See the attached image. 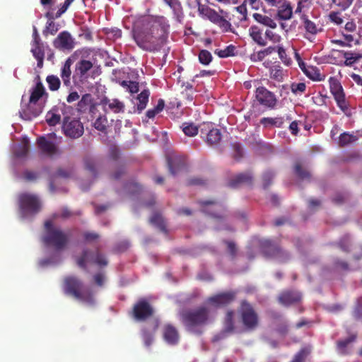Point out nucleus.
<instances>
[{"label": "nucleus", "mask_w": 362, "mask_h": 362, "mask_svg": "<svg viewBox=\"0 0 362 362\" xmlns=\"http://www.w3.org/2000/svg\"><path fill=\"white\" fill-rule=\"evenodd\" d=\"M169 27L163 17L156 20L144 19L141 26L137 25L134 30V39L143 50L158 52L168 42Z\"/></svg>", "instance_id": "f257e3e1"}, {"label": "nucleus", "mask_w": 362, "mask_h": 362, "mask_svg": "<svg viewBox=\"0 0 362 362\" xmlns=\"http://www.w3.org/2000/svg\"><path fill=\"white\" fill-rule=\"evenodd\" d=\"M180 320L187 331L201 334L203 327L211 321L210 309L203 305L183 310L180 313Z\"/></svg>", "instance_id": "f03ea898"}, {"label": "nucleus", "mask_w": 362, "mask_h": 362, "mask_svg": "<svg viewBox=\"0 0 362 362\" xmlns=\"http://www.w3.org/2000/svg\"><path fill=\"white\" fill-rule=\"evenodd\" d=\"M64 291L66 294L71 296L83 303L88 305L94 304L95 300L92 291L85 289L82 281L74 276H68L64 278Z\"/></svg>", "instance_id": "7ed1b4c3"}, {"label": "nucleus", "mask_w": 362, "mask_h": 362, "mask_svg": "<svg viewBox=\"0 0 362 362\" xmlns=\"http://www.w3.org/2000/svg\"><path fill=\"white\" fill-rule=\"evenodd\" d=\"M45 233L42 242L47 246H52L56 250L64 249L69 243V236L59 228L54 226L52 221L45 222Z\"/></svg>", "instance_id": "20e7f679"}, {"label": "nucleus", "mask_w": 362, "mask_h": 362, "mask_svg": "<svg viewBox=\"0 0 362 362\" xmlns=\"http://www.w3.org/2000/svg\"><path fill=\"white\" fill-rule=\"evenodd\" d=\"M329 86L330 93L337 103V107L346 115H350V103L346 97L344 88L340 81L335 77L331 76L329 78Z\"/></svg>", "instance_id": "39448f33"}, {"label": "nucleus", "mask_w": 362, "mask_h": 362, "mask_svg": "<svg viewBox=\"0 0 362 362\" xmlns=\"http://www.w3.org/2000/svg\"><path fill=\"white\" fill-rule=\"evenodd\" d=\"M18 204L21 214L24 216H33L38 214L42 204L35 194L24 192L18 196Z\"/></svg>", "instance_id": "423d86ee"}, {"label": "nucleus", "mask_w": 362, "mask_h": 362, "mask_svg": "<svg viewBox=\"0 0 362 362\" xmlns=\"http://www.w3.org/2000/svg\"><path fill=\"white\" fill-rule=\"evenodd\" d=\"M240 315L243 327L247 331H253L259 325V316L253 306L247 300L241 301Z\"/></svg>", "instance_id": "0eeeda50"}, {"label": "nucleus", "mask_w": 362, "mask_h": 362, "mask_svg": "<svg viewBox=\"0 0 362 362\" xmlns=\"http://www.w3.org/2000/svg\"><path fill=\"white\" fill-rule=\"evenodd\" d=\"M259 244L262 253L267 257L276 259L280 262H285L290 258V254L273 240H262Z\"/></svg>", "instance_id": "6e6552de"}, {"label": "nucleus", "mask_w": 362, "mask_h": 362, "mask_svg": "<svg viewBox=\"0 0 362 362\" xmlns=\"http://www.w3.org/2000/svg\"><path fill=\"white\" fill-rule=\"evenodd\" d=\"M74 112V108L65 103L59 104L54 106L47 112L45 119L49 126H55L64 121L65 117L71 115Z\"/></svg>", "instance_id": "1a4fd4ad"}, {"label": "nucleus", "mask_w": 362, "mask_h": 362, "mask_svg": "<svg viewBox=\"0 0 362 362\" xmlns=\"http://www.w3.org/2000/svg\"><path fill=\"white\" fill-rule=\"evenodd\" d=\"M62 129L64 135L71 139L79 138L84 132L83 125L79 119L74 117V112L71 115L65 117Z\"/></svg>", "instance_id": "9d476101"}, {"label": "nucleus", "mask_w": 362, "mask_h": 362, "mask_svg": "<svg viewBox=\"0 0 362 362\" xmlns=\"http://www.w3.org/2000/svg\"><path fill=\"white\" fill-rule=\"evenodd\" d=\"M88 262L95 263L100 267L107 266L108 264L105 257L99 252L98 249H97L95 255L92 251L85 249L83 250L81 257L76 259L78 266L84 270L87 269L86 264Z\"/></svg>", "instance_id": "9b49d317"}, {"label": "nucleus", "mask_w": 362, "mask_h": 362, "mask_svg": "<svg viewBox=\"0 0 362 362\" xmlns=\"http://www.w3.org/2000/svg\"><path fill=\"white\" fill-rule=\"evenodd\" d=\"M154 313L152 305L145 299L137 301L132 309L133 317L137 321H145Z\"/></svg>", "instance_id": "f8f14e48"}, {"label": "nucleus", "mask_w": 362, "mask_h": 362, "mask_svg": "<svg viewBox=\"0 0 362 362\" xmlns=\"http://www.w3.org/2000/svg\"><path fill=\"white\" fill-rule=\"evenodd\" d=\"M255 98L258 103L264 107L274 109L276 106L277 98L275 94L264 86L256 88Z\"/></svg>", "instance_id": "ddd939ff"}, {"label": "nucleus", "mask_w": 362, "mask_h": 362, "mask_svg": "<svg viewBox=\"0 0 362 362\" xmlns=\"http://www.w3.org/2000/svg\"><path fill=\"white\" fill-rule=\"evenodd\" d=\"M201 137L204 139L209 146L217 145L221 140L220 129L213 128L211 124L204 123L200 127Z\"/></svg>", "instance_id": "4468645a"}, {"label": "nucleus", "mask_w": 362, "mask_h": 362, "mask_svg": "<svg viewBox=\"0 0 362 362\" xmlns=\"http://www.w3.org/2000/svg\"><path fill=\"white\" fill-rule=\"evenodd\" d=\"M167 163L170 173L175 176L186 170V157L180 154H171L167 156Z\"/></svg>", "instance_id": "2eb2a0df"}, {"label": "nucleus", "mask_w": 362, "mask_h": 362, "mask_svg": "<svg viewBox=\"0 0 362 362\" xmlns=\"http://www.w3.org/2000/svg\"><path fill=\"white\" fill-rule=\"evenodd\" d=\"M237 293L234 291H228L219 293L207 299V302L215 307L225 306L235 300Z\"/></svg>", "instance_id": "dca6fc26"}, {"label": "nucleus", "mask_w": 362, "mask_h": 362, "mask_svg": "<svg viewBox=\"0 0 362 362\" xmlns=\"http://www.w3.org/2000/svg\"><path fill=\"white\" fill-rule=\"evenodd\" d=\"M53 45L60 50H71L74 47V40L69 32L63 31L53 41Z\"/></svg>", "instance_id": "f3484780"}, {"label": "nucleus", "mask_w": 362, "mask_h": 362, "mask_svg": "<svg viewBox=\"0 0 362 362\" xmlns=\"http://www.w3.org/2000/svg\"><path fill=\"white\" fill-rule=\"evenodd\" d=\"M100 104L105 112L110 110L115 114H118L123 113L125 110L124 103L117 98L110 99L107 97H104L100 100Z\"/></svg>", "instance_id": "a211bd4d"}, {"label": "nucleus", "mask_w": 362, "mask_h": 362, "mask_svg": "<svg viewBox=\"0 0 362 362\" xmlns=\"http://www.w3.org/2000/svg\"><path fill=\"white\" fill-rule=\"evenodd\" d=\"M37 144L41 153L49 157H52L59 153L57 146L52 142L47 139L45 136H40L37 140Z\"/></svg>", "instance_id": "6ab92c4d"}, {"label": "nucleus", "mask_w": 362, "mask_h": 362, "mask_svg": "<svg viewBox=\"0 0 362 362\" xmlns=\"http://www.w3.org/2000/svg\"><path fill=\"white\" fill-rule=\"evenodd\" d=\"M301 294L296 291H284L278 296V301L284 306H289L301 300Z\"/></svg>", "instance_id": "aec40b11"}, {"label": "nucleus", "mask_w": 362, "mask_h": 362, "mask_svg": "<svg viewBox=\"0 0 362 362\" xmlns=\"http://www.w3.org/2000/svg\"><path fill=\"white\" fill-rule=\"evenodd\" d=\"M253 183V176L251 173L246 172L236 175L228 182V186L232 188H238L241 185H252Z\"/></svg>", "instance_id": "412c9836"}, {"label": "nucleus", "mask_w": 362, "mask_h": 362, "mask_svg": "<svg viewBox=\"0 0 362 362\" xmlns=\"http://www.w3.org/2000/svg\"><path fill=\"white\" fill-rule=\"evenodd\" d=\"M38 81L36 83L35 87L30 90V96L29 98V104H36L44 96L47 98L48 94L47 93L45 88L40 81L39 76H37Z\"/></svg>", "instance_id": "4be33fe9"}, {"label": "nucleus", "mask_w": 362, "mask_h": 362, "mask_svg": "<svg viewBox=\"0 0 362 362\" xmlns=\"http://www.w3.org/2000/svg\"><path fill=\"white\" fill-rule=\"evenodd\" d=\"M163 335L165 341L171 345L177 344L180 339L177 329L172 325H166L164 327Z\"/></svg>", "instance_id": "5701e85b"}, {"label": "nucleus", "mask_w": 362, "mask_h": 362, "mask_svg": "<svg viewBox=\"0 0 362 362\" xmlns=\"http://www.w3.org/2000/svg\"><path fill=\"white\" fill-rule=\"evenodd\" d=\"M249 35L252 40L258 45L264 47L267 41L264 36L263 30L257 25H252L248 30Z\"/></svg>", "instance_id": "b1692460"}, {"label": "nucleus", "mask_w": 362, "mask_h": 362, "mask_svg": "<svg viewBox=\"0 0 362 362\" xmlns=\"http://www.w3.org/2000/svg\"><path fill=\"white\" fill-rule=\"evenodd\" d=\"M300 67L305 76L313 81H322L325 78V76L321 74L319 69L315 66L305 67V64L302 63V64H300Z\"/></svg>", "instance_id": "393cba45"}, {"label": "nucleus", "mask_w": 362, "mask_h": 362, "mask_svg": "<svg viewBox=\"0 0 362 362\" xmlns=\"http://www.w3.org/2000/svg\"><path fill=\"white\" fill-rule=\"evenodd\" d=\"M300 19L302 20L307 35L315 36L322 31V28L315 22L310 20L308 16L303 14L301 16Z\"/></svg>", "instance_id": "a878e982"}, {"label": "nucleus", "mask_w": 362, "mask_h": 362, "mask_svg": "<svg viewBox=\"0 0 362 362\" xmlns=\"http://www.w3.org/2000/svg\"><path fill=\"white\" fill-rule=\"evenodd\" d=\"M29 149V139L27 137H23L21 144L15 146L13 154L18 158H24L28 156Z\"/></svg>", "instance_id": "bb28decb"}, {"label": "nucleus", "mask_w": 362, "mask_h": 362, "mask_svg": "<svg viewBox=\"0 0 362 362\" xmlns=\"http://www.w3.org/2000/svg\"><path fill=\"white\" fill-rule=\"evenodd\" d=\"M72 64V61L71 59H67L66 62H64V65L62 67L61 69V74L60 76L62 79L63 83L64 86L67 87H70L71 86V66Z\"/></svg>", "instance_id": "cd10ccee"}, {"label": "nucleus", "mask_w": 362, "mask_h": 362, "mask_svg": "<svg viewBox=\"0 0 362 362\" xmlns=\"http://www.w3.org/2000/svg\"><path fill=\"white\" fill-rule=\"evenodd\" d=\"M93 107V97L89 93L83 95L77 104V110L80 112H86Z\"/></svg>", "instance_id": "c85d7f7f"}, {"label": "nucleus", "mask_w": 362, "mask_h": 362, "mask_svg": "<svg viewBox=\"0 0 362 362\" xmlns=\"http://www.w3.org/2000/svg\"><path fill=\"white\" fill-rule=\"evenodd\" d=\"M150 96V90L144 89L136 97L138 103L136 104V110L138 113H141L147 106Z\"/></svg>", "instance_id": "c756f323"}, {"label": "nucleus", "mask_w": 362, "mask_h": 362, "mask_svg": "<svg viewBox=\"0 0 362 362\" xmlns=\"http://www.w3.org/2000/svg\"><path fill=\"white\" fill-rule=\"evenodd\" d=\"M158 326H159V321L158 320H156L153 332H149L146 329H142L141 336H142V339H143L144 344L146 347L148 348L153 344V334L156 332V331L157 330Z\"/></svg>", "instance_id": "7c9ffc66"}, {"label": "nucleus", "mask_w": 362, "mask_h": 362, "mask_svg": "<svg viewBox=\"0 0 362 362\" xmlns=\"http://www.w3.org/2000/svg\"><path fill=\"white\" fill-rule=\"evenodd\" d=\"M31 52L37 62V67L40 69L42 68L44 64L45 52L42 45H32Z\"/></svg>", "instance_id": "2f4dec72"}, {"label": "nucleus", "mask_w": 362, "mask_h": 362, "mask_svg": "<svg viewBox=\"0 0 362 362\" xmlns=\"http://www.w3.org/2000/svg\"><path fill=\"white\" fill-rule=\"evenodd\" d=\"M254 19L259 23L269 27L270 28H276V22L270 17L258 13H255L252 15Z\"/></svg>", "instance_id": "473e14b6"}, {"label": "nucleus", "mask_w": 362, "mask_h": 362, "mask_svg": "<svg viewBox=\"0 0 362 362\" xmlns=\"http://www.w3.org/2000/svg\"><path fill=\"white\" fill-rule=\"evenodd\" d=\"M150 223L159 228L161 232L164 233H168L165 221L160 214H153L150 218Z\"/></svg>", "instance_id": "72a5a7b5"}, {"label": "nucleus", "mask_w": 362, "mask_h": 362, "mask_svg": "<svg viewBox=\"0 0 362 362\" xmlns=\"http://www.w3.org/2000/svg\"><path fill=\"white\" fill-rule=\"evenodd\" d=\"M358 140V136L354 134L349 132H344L340 134L338 139V145L340 147L346 146L349 144H353Z\"/></svg>", "instance_id": "f704fd0d"}, {"label": "nucleus", "mask_w": 362, "mask_h": 362, "mask_svg": "<svg viewBox=\"0 0 362 362\" xmlns=\"http://www.w3.org/2000/svg\"><path fill=\"white\" fill-rule=\"evenodd\" d=\"M270 78L278 82H282L284 79V71L280 64H274L269 69Z\"/></svg>", "instance_id": "c9c22d12"}, {"label": "nucleus", "mask_w": 362, "mask_h": 362, "mask_svg": "<svg viewBox=\"0 0 362 362\" xmlns=\"http://www.w3.org/2000/svg\"><path fill=\"white\" fill-rule=\"evenodd\" d=\"M93 67V64L88 60H81L76 64V73L79 74L80 77H84L88 71Z\"/></svg>", "instance_id": "e433bc0d"}, {"label": "nucleus", "mask_w": 362, "mask_h": 362, "mask_svg": "<svg viewBox=\"0 0 362 362\" xmlns=\"http://www.w3.org/2000/svg\"><path fill=\"white\" fill-rule=\"evenodd\" d=\"M72 174V172L69 170H66L62 168H59L57 170L56 173L52 176L50 182H49V190L52 192H54L55 191V186H54V178L57 177H60L63 178H68L71 177Z\"/></svg>", "instance_id": "4c0bfd02"}, {"label": "nucleus", "mask_w": 362, "mask_h": 362, "mask_svg": "<svg viewBox=\"0 0 362 362\" xmlns=\"http://www.w3.org/2000/svg\"><path fill=\"white\" fill-rule=\"evenodd\" d=\"M260 123L266 128L272 126L281 127L284 121L282 117H263L260 119Z\"/></svg>", "instance_id": "58836bf2"}, {"label": "nucleus", "mask_w": 362, "mask_h": 362, "mask_svg": "<svg viewBox=\"0 0 362 362\" xmlns=\"http://www.w3.org/2000/svg\"><path fill=\"white\" fill-rule=\"evenodd\" d=\"M293 15V8L290 4L284 3L278 11V16L280 19L288 20Z\"/></svg>", "instance_id": "ea45409f"}, {"label": "nucleus", "mask_w": 362, "mask_h": 362, "mask_svg": "<svg viewBox=\"0 0 362 362\" xmlns=\"http://www.w3.org/2000/svg\"><path fill=\"white\" fill-rule=\"evenodd\" d=\"M235 312L233 310H228L224 318V328L228 332H232L235 329L234 326Z\"/></svg>", "instance_id": "a19ab883"}, {"label": "nucleus", "mask_w": 362, "mask_h": 362, "mask_svg": "<svg viewBox=\"0 0 362 362\" xmlns=\"http://www.w3.org/2000/svg\"><path fill=\"white\" fill-rule=\"evenodd\" d=\"M311 352L310 346H305L295 354L293 359L290 362H305L306 358Z\"/></svg>", "instance_id": "79ce46f5"}, {"label": "nucleus", "mask_w": 362, "mask_h": 362, "mask_svg": "<svg viewBox=\"0 0 362 362\" xmlns=\"http://www.w3.org/2000/svg\"><path fill=\"white\" fill-rule=\"evenodd\" d=\"M356 339V334H353L344 340L339 341L337 342V349H338V351L340 352V354H347L348 352L346 349L347 346L349 344H351V342L354 341Z\"/></svg>", "instance_id": "37998d69"}, {"label": "nucleus", "mask_w": 362, "mask_h": 362, "mask_svg": "<svg viewBox=\"0 0 362 362\" xmlns=\"http://www.w3.org/2000/svg\"><path fill=\"white\" fill-rule=\"evenodd\" d=\"M294 172L296 175L301 180H310L311 177L310 173L304 169L299 162H296L294 165Z\"/></svg>", "instance_id": "c03bdc74"}, {"label": "nucleus", "mask_w": 362, "mask_h": 362, "mask_svg": "<svg viewBox=\"0 0 362 362\" xmlns=\"http://www.w3.org/2000/svg\"><path fill=\"white\" fill-rule=\"evenodd\" d=\"M119 84L132 94L136 93L139 90V83L136 81L124 80L119 82Z\"/></svg>", "instance_id": "a18cd8bd"}, {"label": "nucleus", "mask_w": 362, "mask_h": 362, "mask_svg": "<svg viewBox=\"0 0 362 362\" xmlns=\"http://www.w3.org/2000/svg\"><path fill=\"white\" fill-rule=\"evenodd\" d=\"M275 176V173L272 170H267L264 171L262 176V186L264 189H267L272 184Z\"/></svg>", "instance_id": "49530a36"}, {"label": "nucleus", "mask_w": 362, "mask_h": 362, "mask_svg": "<svg viewBox=\"0 0 362 362\" xmlns=\"http://www.w3.org/2000/svg\"><path fill=\"white\" fill-rule=\"evenodd\" d=\"M85 168L90 173V174L95 177L97 176V169L98 164L92 158H86L84 160Z\"/></svg>", "instance_id": "de8ad7c7"}, {"label": "nucleus", "mask_w": 362, "mask_h": 362, "mask_svg": "<svg viewBox=\"0 0 362 362\" xmlns=\"http://www.w3.org/2000/svg\"><path fill=\"white\" fill-rule=\"evenodd\" d=\"M46 81L48 84V87L50 90L55 91L57 90L60 87V80L59 78L54 75H49L46 78Z\"/></svg>", "instance_id": "09e8293b"}, {"label": "nucleus", "mask_w": 362, "mask_h": 362, "mask_svg": "<svg viewBox=\"0 0 362 362\" xmlns=\"http://www.w3.org/2000/svg\"><path fill=\"white\" fill-rule=\"evenodd\" d=\"M344 57L346 59L345 65L352 66L359 58L362 57V54L342 51Z\"/></svg>", "instance_id": "8fccbe9b"}, {"label": "nucleus", "mask_w": 362, "mask_h": 362, "mask_svg": "<svg viewBox=\"0 0 362 362\" xmlns=\"http://www.w3.org/2000/svg\"><path fill=\"white\" fill-rule=\"evenodd\" d=\"M182 128L185 134L188 136H194L199 132L198 127L192 123H184Z\"/></svg>", "instance_id": "3c124183"}, {"label": "nucleus", "mask_w": 362, "mask_h": 362, "mask_svg": "<svg viewBox=\"0 0 362 362\" xmlns=\"http://www.w3.org/2000/svg\"><path fill=\"white\" fill-rule=\"evenodd\" d=\"M199 62L203 65H208L212 61V55L211 52L206 49H202L198 55Z\"/></svg>", "instance_id": "603ef678"}, {"label": "nucleus", "mask_w": 362, "mask_h": 362, "mask_svg": "<svg viewBox=\"0 0 362 362\" xmlns=\"http://www.w3.org/2000/svg\"><path fill=\"white\" fill-rule=\"evenodd\" d=\"M235 46L230 45L227 46L224 49H216L214 53L221 58H226L234 55Z\"/></svg>", "instance_id": "864d4df0"}, {"label": "nucleus", "mask_w": 362, "mask_h": 362, "mask_svg": "<svg viewBox=\"0 0 362 362\" xmlns=\"http://www.w3.org/2000/svg\"><path fill=\"white\" fill-rule=\"evenodd\" d=\"M202 12L213 23H216L221 19V16L215 10L210 8H202Z\"/></svg>", "instance_id": "5fc2aeb1"}, {"label": "nucleus", "mask_w": 362, "mask_h": 362, "mask_svg": "<svg viewBox=\"0 0 362 362\" xmlns=\"http://www.w3.org/2000/svg\"><path fill=\"white\" fill-rule=\"evenodd\" d=\"M277 52L279 54V59L281 60V62L287 66H289L292 63V59L291 57H289L287 54L286 49L284 48L281 45L277 46Z\"/></svg>", "instance_id": "6e6d98bb"}, {"label": "nucleus", "mask_w": 362, "mask_h": 362, "mask_svg": "<svg viewBox=\"0 0 362 362\" xmlns=\"http://www.w3.org/2000/svg\"><path fill=\"white\" fill-rule=\"evenodd\" d=\"M291 90L294 95H302L305 92L306 84L305 83H292Z\"/></svg>", "instance_id": "4d7b16f0"}, {"label": "nucleus", "mask_w": 362, "mask_h": 362, "mask_svg": "<svg viewBox=\"0 0 362 362\" xmlns=\"http://www.w3.org/2000/svg\"><path fill=\"white\" fill-rule=\"evenodd\" d=\"M200 204L204 207L203 209V211L204 213H206V214H209V215L211 216L212 217L214 218H218V219H221L223 218V216L221 215H218V214H216L214 213H211L209 212L207 209H206V206L208 205H217V202L214 200H209V201H200L199 202Z\"/></svg>", "instance_id": "13d9d810"}, {"label": "nucleus", "mask_w": 362, "mask_h": 362, "mask_svg": "<svg viewBox=\"0 0 362 362\" xmlns=\"http://www.w3.org/2000/svg\"><path fill=\"white\" fill-rule=\"evenodd\" d=\"M165 1L173 10L175 15L179 16L182 13V5L178 0H165Z\"/></svg>", "instance_id": "bf43d9fd"}, {"label": "nucleus", "mask_w": 362, "mask_h": 362, "mask_svg": "<svg viewBox=\"0 0 362 362\" xmlns=\"http://www.w3.org/2000/svg\"><path fill=\"white\" fill-rule=\"evenodd\" d=\"M223 243L227 246V250H228L230 257L233 259H235L237 256V252H238V248L236 247V244L235 243V242H233L232 240H224Z\"/></svg>", "instance_id": "052dcab7"}, {"label": "nucleus", "mask_w": 362, "mask_h": 362, "mask_svg": "<svg viewBox=\"0 0 362 362\" xmlns=\"http://www.w3.org/2000/svg\"><path fill=\"white\" fill-rule=\"evenodd\" d=\"M264 37L266 38V40L269 39L274 43L279 42L281 39L279 35L268 29H267L264 32Z\"/></svg>", "instance_id": "680f3d73"}, {"label": "nucleus", "mask_w": 362, "mask_h": 362, "mask_svg": "<svg viewBox=\"0 0 362 362\" xmlns=\"http://www.w3.org/2000/svg\"><path fill=\"white\" fill-rule=\"evenodd\" d=\"M354 0H331V2L341 10H346L353 3Z\"/></svg>", "instance_id": "e2e57ef3"}, {"label": "nucleus", "mask_w": 362, "mask_h": 362, "mask_svg": "<svg viewBox=\"0 0 362 362\" xmlns=\"http://www.w3.org/2000/svg\"><path fill=\"white\" fill-rule=\"evenodd\" d=\"M236 11L240 14L238 17L240 21H246L247 19V11L246 5L243 3L241 5L235 8Z\"/></svg>", "instance_id": "0e129e2a"}, {"label": "nucleus", "mask_w": 362, "mask_h": 362, "mask_svg": "<svg viewBox=\"0 0 362 362\" xmlns=\"http://www.w3.org/2000/svg\"><path fill=\"white\" fill-rule=\"evenodd\" d=\"M329 19L332 23L338 25L343 23V19L339 12H331L329 14Z\"/></svg>", "instance_id": "69168bd1"}, {"label": "nucleus", "mask_w": 362, "mask_h": 362, "mask_svg": "<svg viewBox=\"0 0 362 362\" xmlns=\"http://www.w3.org/2000/svg\"><path fill=\"white\" fill-rule=\"evenodd\" d=\"M107 119L101 117H98L94 122V127L96 129L103 132L106 129Z\"/></svg>", "instance_id": "338daca9"}, {"label": "nucleus", "mask_w": 362, "mask_h": 362, "mask_svg": "<svg viewBox=\"0 0 362 362\" xmlns=\"http://www.w3.org/2000/svg\"><path fill=\"white\" fill-rule=\"evenodd\" d=\"M233 149L234 151V157L236 160H240L243 156V150L241 145L238 143L233 144Z\"/></svg>", "instance_id": "774afa93"}]
</instances>
